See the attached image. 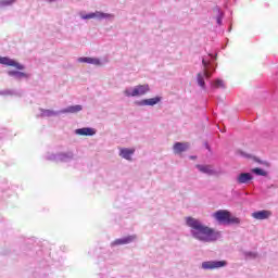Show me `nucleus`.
<instances>
[{"mask_svg":"<svg viewBox=\"0 0 278 278\" xmlns=\"http://www.w3.org/2000/svg\"><path fill=\"white\" fill-rule=\"evenodd\" d=\"M186 225L190 228L192 238L199 242H216L223 236L220 231L210 228L201 219L194 217H187Z\"/></svg>","mask_w":278,"mask_h":278,"instance_id":"nucleus-1","label":"nucleus"},{"mask_svg":"<svg viewBox=\"0 0 278 278\" xmlns=\"http://www.w3.org/2000/svg\"><path fill=\"white\" fill-rule=\"evenodd\" d=\"M149 92H151V87L149 86V84L129 86L123 90V94L124 97H126V99L144 97L149 94Z\"/></svg>","mask_w":278,"mask_h":278,"instance_id":"nucleus-2","label":"nucleus"},{"mask_svg":"<svg viewBox=\"0 0 278 278\" xmlns=\"http://www.w3.org/2000/svg\"><path fill=\"white\" fill-rule=\"evenodd\" d=\"M212 216L219 225H240L241 223L240 217L232 216L227 210L216 211Z\"/></svg>","mask_w":278,"mask_h":278,"instance_id":"nucleus-3","label":"nucleus"},{"mask_svg":"<svg viewBox=\"0 0 278 278\" xmlns=\"http://www.w3.org/2000/svg\"><path fill=\"white\" fill-rule=\"evenodd\" d=\"M202 64L204 70L197 75V84L202 90H206L205 79H210L212 77V73H214V65L210 64L205 59L202 60Z\"/></svg>","mask_w":278,"mask_h":278,"instance_id":"nucleus-4","label":"nucleus"},{"mask_svg":"<svg viewBox=\"0 0 278 278\" xmlns=\"http://www.w3.org/2000/svg\"><path fill=\"white\" fill-rule=\"evenodd\" d=\"M78 15L80 16L81 21H90L92 18H96L97 21H114V14L104 13L101 11H94L90 13L80 12Z\"/></svg>","mask_w":278,"mask_h":278,"instance_id":"nucleus-5","label":"nucleus"},{"mask_svg":"<svg viewBox=\"0 0 278 278\" xmlns=\"http://www.w3.org/2000/svg\"><path fill=\"white\" fill-rule=\"evenodd\" d=\"M229 263L225 260L223 261H204L201 264L202 270H219V268H227Z\"/></svg>","mask_w":278,"mask_h":278,"instance_id":"nucleus-6","label":"nucleus"},{"mask_svg":"<svg viewBox=\"0 0 278 278\" xmlns=\"http://www.w3.org/2000/svg\"><path fill=\"white\" fill-rule=\"evenodd\" d=\"M160 101H162V97L156 96L154 98L136 100L135 105H137V108H147V106L153 108V105H157Z\"/></svg>","mask_w":278,"mask_h":278,"instance_id":"nucleus-7","label":"nucleus"},{"mask_svg":"<svg viewBox=\"0 0 278 278\" xmlns=\"http://www.w3.org/2000/svg\"><path fill=\"white\" fill-rule=\"evenodd\" d=\"M74 156L73 152H63L59 154H51L47 156V160H50L51 162H71Z\"/></svg>","mask_w":278,"mask_h":278,"instance_id":"nucleus-8","label":"nucleus"},{"mask_svg":"<svg viewBox=\"0 0 278 278\" xmlns=\"http://www.w3.org/2000/svg\"><path fill=\"white\" fill-rule=\"evenodd\" d=\"M136 153V148H119V157L126 160L127 162H134V155Z\"/></svg>","mask_w":278,"mask_h":278,"instance_id":"nucleus-9","label":"nucleus"},{"mask_svg":"<svg viewBox=\"0 0 278 278\" xmlns=\"http://www.w3.org/2000/svg\"><path fill=\"white\" fill-rule=\"evenodd\" d=\"M0 64H3L4 66H13L14 68H17V71H25V65L8 56H0Z\"/></svg>","mask_w":278,"mask_h":278,"instance_id":"nucleus-10","label":"nucleus"},{"mask_svg":"<svg viewBox=\"0 0 278 278\" xmlns=\"http://www.w3.org/2000/svg\"><path fill=\"white\" fill-rule=\"evenodd\" d=\"M251 216L254 218V220H268V218L273 216V212L268 210H261L253 212Z\"/></svg>","mask_w":278,"mask_h":278,"instance_id":"nucleus-11","label":"nucleus"},{"mask_svg":"<svg viewBox=\"0 0 278 278\" xmlns=\"http://www.w3.org/2000/svg\"><path fill=\"white\" fill-rule=\"evenodd\" d=\"M77 62L92 64L93 66H103V62L99 58L80 56L77 59Z\"/></svg>","mask_w":278,"mask_h":278,"instance_id":"nucleus-12","label":"nucleus"},{"mask_svg":"<svg viewBox=\"0 0 278 278\" xmlns=\"http://www.w3.org/2000/svg\"><path fill=\"white\" fill-rule=\"evenodd\" d=\"M76 136H96L97 129L90 127H83L74 130Z\"/></svg>","mask_w":278,"mask_h":278,"instance_id":"nucleus-13","label":"nucleus"},{"mask_svg":"<svg viewBox=\"0 0 278 278\" xmlns=\"http://www.w3.org/2000/svg\"><path fill=\"white\" fill-rule=\"evenodd\" d=\"M237 184H251L253 181V174L241 173L236 178Z\"/></svg>","mask_w":278,"mask_h":278,"instance_id":"nucleus-14","label":"nucleus"},{"mask_svg":"<svg viewBox=\"0 0 278 278\" xmlns=\"http://www.w3.org/2000/svg\"><path fill=\"white\" fill-rule=\"evenodd\" d=\"M8 75L9 77H14V79H17V81H21V79H29V77L31 76L27 73L18 71H9Z\"/></svg>","mask_w":278,"mask_h":278,"instance_id":"nucleus-15","label":"nucleus"},{"mask_svg":"<svg viewBox=\"0 0 278 278\" xmlns=\"http://www.w3.org/2000/svg\"><path fill=\"white\" fill-rule=\"evenodd\" d=\"M136 236H128V237H124L122 239H116L113 243L112 247H116V245H121V244H131V242H134L136 240Z\"/></svg>","mask_w":278,"mask_h":278,"instance_id":"nucleus-16","label":"nucleus"},{"mask_svg":"<svg viewBox=\"0 0 278 278\" xmlns=\"http://www.w3.org/2000/svg\"><path fill=\"white\" fill-rule=\"evenodd\" d=\"M195 167L203 175H216V170L212 165H197Z\"/></svg>","mask_w":278,"mask_h":278,"instance_id":"nucleus-17","label":"nucleus"},{"mask_svg":"<svg viewBox=\"0 0 278 278\" xmlns=\"http://www.w3.org/2000/svg\"><path fill=\"white\" fill-rule=\"evenodd\" d=\"M173 149H174V153H176L177 155L179 153H184L185 151H188V149H190V144L184 143V142H176Z\"/></svg>","mask_w":278,"mask_h":278,"instance_id":"nucleus-18","label":"nucleus"},{"mask_svg":"<svg viewBox=\"0 0 278 278\" xmlns=\"http://www.w3.org/2000/svg\"><path fill=\"white\" fill-rule=\"evenodd\" d=\"M81 110H84V108L79 104H76L61 110V114H77V112H81Z\"/></svg>","mask_w":278,"mask_h":278,"instance_id":"nucleus-19","label":"nucleus"},{"mask_svg":"<svg viewBox=\"0 0 278 278\" xmlns=\"http://www.w3.org/2000/svg\"><path fill=\"white\" fill-rule=\"evenodd\" d=\"M211 88L213 89H216V88H226V85H225V80L220 79V78H217L213 81H211Z\"/></svg>","mask_w":278,"mask_h":278,"instance_id":"nucleus-20","label":"nucleus"},{"mask_svg":"<svg viewBox=\"0 0 278 278\" xmlns=\"http://www.w3.org/2000/svg\"><path fill=\"white\" fill-rule=\"evenodd\" d=\"M62 111H51V110H41V116L51 117V116H60Z\"/></svg>","mask_w":278,"mask_h":278,"instance_id":"nucleus-21","label":"nucleus"},{"mask_svg":"<svg viewBox=\"0 0 278 278\" xmlns=\"http://www.w3.org/2000/svg\"><path fill=\"white\" fill-rule=\"evenodd\" d=\"M214 12H216V14H217V16H216L217 25H223V18L225 16V13H223V11H220V8H215Z\"/></svg>","mask_w":278,"mask_h":278,"instance_id":"nucleus-22","label":"nucleus"},{"mask_svg":"<svg viewBox=\"0 0 278 278\" xmlns=\"http://www.w3.org/2000/svg\"><path fill=\"white\" fill-rule=\"evenodd\" d=\"M252 173H254V175H258L260 177H267L268 176V172H266V170H264L260 167L253 168Z\"/></svg>","mask_w":278,"mask_h":278,"instance_id":"nucleus-23","label":"nucleus"},{"mask_svg":"<svg viewBox=\"0 0 278 278\" xmlns=\"http://www.w3.org/2000/svg\"><path fill=\"white\" fill-rule=\"evenodd\" d=\"M243 257L247 260H255V257H257V252L245 251L243 252Z\"/></svg>","mask_w":278,"mask_h":278,"instance_id":"nucleus-24","label":"nucleus"},{"mask_svg":"<svg viewBox=\"0 0 278 278\" xmlns=\"http://www.w3.org/2000/svg\"><path fill=\"white\" fill-rule=\"evenodd\" d=\"M16 3V0H0V8H5L8 5H12Z\"/></svg>","mask_w":278,"mask_h":278,"instance_id":"nucleus-25","label":"nucleus"},{"mask_svg":"<svg viewBox=\"0 0 278 278\" xmlns=\"http://www.w3.org/2000/svg\"><path fill=\"white\" fill-rule=\"evenodd\" d=\"M0 94H12V91H10V90H3V91H0Z\"/></svg>","mask_w":278,"mask_h":278,"instance_id":"nucleus-26","label":"nucleus"},{"mask_svg":"<svg viewBox=\"0 0 278 278\" xmlns=\"http://www.w3.org/2000/svg\"><path fill=\"white\" fill-rule=\"evenodd\" d=\"M241 155H243L244 157H249V155H247V154H244V153H242Z\"/></svg>","mask_w":278,"mask_h":278,"instance_id":"nucleus-27","label":"nucleus"},{"mask_svg":"<svg viewBox=\"0 0 278 278\" xmlns=\"http://www.w3.org/2000/svg\"><path fill=\"white\" fill-rule=\"evenodd\" d=\"M50 1H55V0H50Z\"/></svg>","mask_w":278,"mask_h":278,"instance_id":"nucleus-28","label":"nucleus"}]
</instances>
